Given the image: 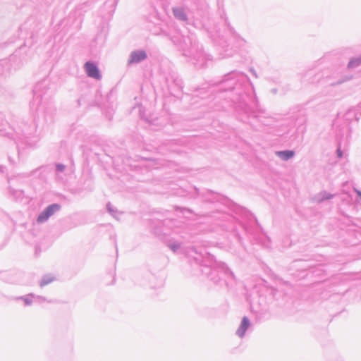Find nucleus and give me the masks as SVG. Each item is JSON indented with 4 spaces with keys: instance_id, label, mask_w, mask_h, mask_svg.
Here are the masks:
<instances>
[{
    "instance_id": "1",
    "label": "nucleus",
    "mask_w": 361,
    "mask_h": 361,
    "mask_svg": "<svg viewBox=\"0 0 361 361\" xmlns=\"http://www.w3.org/2000/svg\"><path fill=\"white\" fill-rule=\"evenodd\" d=\"M251 83L249 77L240 71H231L226 74L223 79L216 85L217 97L225 102L222 107L233 108L241 120L245 118H257L263 111L251 108L248 102L251 99Z\"/></svg>"
},
{
    "instance_id": "2",
    "label": "nucleus",
    "mask_w": 361,
    "mask_h": 361,
    "mask_svg": "<svg viewBox=\"0 0 361 361\" xmlns=\"http://www.w3.org/2000/svg\"><path fill=\"white\" fill-rule=\"evenodd\" d=\"M188 255L192 258L191 265L200 269L201 273L214 283H218L220 281L219 272L224 274L228 278L234 279L235 276L233 271L225 263L216 262L213 255L209 253L202 254L199 252L195 247L189 249Z\"/></svg>"
},
{
    "instance_id": "3",
    "label": "nucleus",
    "mask_w": 361,
    "mask_h": 361,
    "mask_svg": "<svg viewBox=\"0 0 361 361\" xmlns=\"http://www.w3.org/2000/svg\"><path fill=\"white\" fill-rule=\"evenodd\" d=\"M171 41L197 68L206 66L208 56L204 53L195 35H176L171 37Z\"/></svg>"
},
{
    "instance_id": "4",
    "label": "nucleus",
    "mask_w": 361,
    "mask_h": 361,
    "mask_svg": "<svg viewBox=\"0 0 361 361\" xmlns=\"http://www.w3.org/2000/svg\"><path fill=\"white\" fill-rule=\"evenodd\" d=\"M30 108L33 111L43 113L45 116L49 118L55 114L56 109L51 100L47 80H42L34 87L33 99L30 102Z\"/></svg>"
},
{
    "instance_id": "5",
    "label": "nucleus",
    "mask_w": 361,
    "mask_h": 361,
    "mask_svg": "<svg viewBox=\"0 0 361 361\" xmlns=\"http://www.w3.org/2000/svg\"><path fill=\"white\" fill-rule=\"evenodd\" d=\"M166 82L170 93L177 97L178 93L183 89V82L181 78L176 73H171L166 76Z\"/></svg>"
},
{
    "instance_id": "6",
    "label": "nucleus",
    "mask_w": 361,
    "mask_h": 361,
    "mask_svg": "<svg viewBox=\"0 0 361 361\" xmlns=\"http://www.w3.org/2000/svg\"><path fill=\"white\" fill-rule=\"evenodd\" d=\"M194 190H195V195H191L190 198L195 199L197 197H201L203 200V202L208 203L219 202L222 199V197L219 194L210 190L200 192V189L195 186L194 187Z\"/></svg>"
},
{
    "instance_id": "7",
    "label": "nucleus",
    "mask_w": 361,
    "mask_h": 361,
    "mask_svg": "<svg viewBox=\"0 0 361 361\" xmlns=\"http://www.w3.org/2000/svg\"><path fill=\"white\" fill-rule=\"evenodd\" d=\"M61 208V204L58 203L49 204L37 216V223L43 224L46 222L49 219V217L53 216L55 213L59 212Z\"/></svg>"
},
{
    "instance_id": "8",
    "label": "nucleus",
    "mask_w": 361,
    "mask_h": 361,
    "mask_svg": "<svg viewBox=\"0 0 361 361\" xmlns=\"http://www.w3.org/2000/svg\"><path fill=\"white\" fill-rule=\"evenodd\" d=\"M306 76L308 78L307 80L311 83H319L324 80L327 82L330 78V75L326 71L317 73H314L312 71H310L307 73Z\"/></svg>"
},
{
    "instance_id": "9",
    "label": "nucleus",
    "mask_w": 361,
    "mask_h": 361,
    "mask_svg": "<svg viewBox=\"0 0 361 361\" xmlns=\"http://www.w3.org/2000/svg\"><path fill=\"white\" fill-rule=\"evenodd\" d=\"M85 68L87 75L92 78L99 80L102 78L97 66L92 61H87L85 63Z\"/></svg>"
},
{
    "instance_id": "10",
    "label": "nucleus",
    "mask_w": 361,
    "mask_h": 361,
    "mask_svg": "<svg viewBox=\"0 0 361 361\" xmlns=\"http://www.w3.org/2000/svg\"><path fill=\"white\" fill-rule=\"evenodd\" d=\"M147 57V53L144 50H136L130 53L128 64L139 63L146 59Z\"/></svg>"
},
{
    "instance_id": "11",
    "label": "nucleus",
    "mask_w": 361,
    "mask_h": 361,
    "mask_svg": "<svg viewBox=\"0 0 361 361\" xmlns=\"http://www.w3.org/2000/svg\"><path fill=\"white\" fill-rule=\"evenodd\" d=\"M172 12L176 20L183 23H188V14L183 6H174L172 8Z\"/></svg>"
},
{
    "instance_id": "12",
    "label": "nucleus",
    "mask_w": 361,
    "mask_h": 361,
    "mask_svg": "<svg viewBox=\"0 0 361 361\" xmlns=\"http://www.w3.org/2000/svg\"><path fill=\"white\" fill-rule=\"evenodd\" d=\"M360 110V107L351 108L348 109L343 115V119L348 123L353 120L358 121L359 117L357 116V111Z\"/></svg>"
},
{
    "instance_id": "13",
    "label": "nucleus",
    "mask_w": 361,
    "mask_h": 361,
    "mask_svg": "<svg viewBox=\"0 0 361 361\" xmlns=\"http://www.w3.org/2000/svg\"><path fill=\"white\" fill-rule=\"evenodd\" d=\"M250 325V322L249 319L247 317H244L241 321L240 326L236 331V334L240 337L243 338L245 336V334L247 329L249 328Z\"/></svg>"
},
{
    "instance_id": "14",
    "label": "nucleus",
    "mask_w": 361,
    "mask_h": 361,
    "mask_svg": "<svg viewBox=\"0 0 361 361\" xmlns=\"http://www.w3.org/2000/svg\"><path fill=\"white\" fill-rule=\"evenodd\" d=\"M276 154L283 161H288L295 155V152L293 150H283L277 151Z\"/></svg>"
},
{
    "instance_id": "15",
    "label": "nucleus",
    "mask_w": 361,
    "mask_h": 361,
    "mask_svg": "<svg viewBox=\"0 0 361 361\" xmlns=\"http://www.w3.org/2000/svg\"><path fill=\"white\" fill-rule=\"evenodd\" d=\"M8 182L10 184L8 186L9 192L12 196H13L16 199H20L23 197V191L20 189H16L13 188L11 184V178H8Z\"/></svg>"
},
{
    "instance_id": "16",
    "label": "nucleus",
    "mask_w": 361,
    "mask_h": 361,
    "mask_svg": "<svg viewBox=\"0 0 361 361\" xmlns=\"http://www.w3.org/2000/svg\"><path fill=\"white\" fill-rule=\"evenodd\" d=\"M361 66V55L357 57L352 58L348 65L347 68L348 69L355 68Z\"/></svg>"
},
{
    "instance_id": "17",
    "label": "nucleus",
    "mask_w": 361,
    "mask_h": 361,
    "mask_svg": "<svg viewBox=\"0 0 361 361\" xmlns=\"http://www.w3.org/2000/svg\"><path fill=\"white\" fill-rule=\"evenodd\" d=\"M35 295L34 294H28L25 296H20L16 298V300H22L24 301L25 305H30L32 303V298H35Z\"/></svg>"
},
{
    "instance_id": "18",
    "label": "nucleus",
    "mask_w": 361,
    "mask_h": 361,
    "mask_svg": "<svg viewBox=\"0 0 361 361\" xmlns=\"http://www.w3.org/2000/svg\"><path fill=\"white\" fill-rule=\"evenodd\" d=\"M54 277L51 276V275H45L42 277V280L40 281L39 285L41 287H43L44 286H47L54 281Z\"/></svg>"
},
{
    "instance_id": "19",
    "label": "nucleus",
    "mask_w": 361,
    "mask_h": 361,
    "mask_svg": "<svg viewBox=\"0 0 361 361\" xmlns=\"http://www.w3.org/2000/svg\"><path fill=\"white\" fill-rule=\"evenodd\" d=\"M229 30L231 33V35H233V37L236 39L238 42H242L243 43H246V40L243 38L239 34H238L235 30H234L233 27H229Z\"/></svg>"
},
{
    "instance_id": "20",
    "label": "nucleus",
    "mask_w": 361,
    "mask_h": 361,
    "mask_svg": "<svg viewBox=\"0 0 361 361\" xmlns=\"http://www.w3.org/2000/svg\"><path fill=\"white\" fill-rule=\"evenodd\" d=\"M320 198L319 200V202H323L324 200H328L331 199L334 197V195L330 194L326 191L322 192L319 194Z\"/></svg>"
},
{
    "instance_id": "21",
    "label": "nucleus",
    "mask_w": 361,
    "mask_h": 361,
    "mask_svg": "<svg viewBox=\"0 0 361 361\" xmlns=\"http://www.w3.org/2000/svg\"><path fill=\"white\" fill-rule=\"evenodd\" d=\"M106 209L111 214V216L116 218V214L118 213V211L116 209H115L113 207V205L111 204V202H108L106 204Z\"/></svg>"
},
{
    "instance_id": "22",
    "label": "nucleus",
    "mask_w": 361,
    "mask_h": 361,
    "mask_svg": "<svg viewBox=\"0 0 361 361\" xmlns=\"http://www.w3.org/2000/svg\"><path fill=\"white\" fill-rule=\"evenodd\" d=\"M181 244L178 242H173L169 243V247L173 252H176L180 248Z\"/></svg>"
},
{
    "instance_id": "23",
    "label": "nucleus",
    "mask_w": 361,
    "mask_h": 361,
    "mask_svg": "<svg viewBox=\"0 0 361 361\" xmlns=\"http://www.w3.org/2000/svg\"><path fill=\"white\" fill-rule=\"evenodd\" d=\"M8 69V66L7 65V62L6 61H0V75L4 74L5 71Z\"/></svg>"
},
{
    "instance_id": "24",
    "label": "nucleus",
    "mask_w": 361,
    "mask_h": 361,
    "mask_svg": "<svg viewBox=\"0 0 361 361\" xmlns=\"http://www.w3.org/2000/svg\"><path fill=\"white\" fill-rule=\"evenodd\" d=\"M350 78H345V79H339L338 80H336V82H329V85L331 86H335V85H341L342 83H343L344 82L350 80Z\"/></svg>"
},
{
    "instance_id": "25",
    "label": "nucleus",
    "mask_w": 361,
    "mask_h": 361,
    "mask_svg": "<svg viewBox=\"0 0 361 361\" xmlns=\"http://www.w3.org/2000/svg\"><path fill=\"white\" fill-rule=\"evenodd\" d=\"M66 166L63 164H56V173H62L65 171Z\"/></svg>"
},
{
    "instance_id": "26",
    "label": "nucleus",
    "mask_w": 361,
    "mask_h": 361,
    "mask_svg": "<svg viewBox=\"0 0 361 361\" xmlns=\"http://www.w3.org/2000/svg\"><path fill=\"white\" fill-rule=\"evenodd\" d=\"M176 211H180L181 213H183L184 211H186L189 214H192L193 213L192 209H188V208H185V207H176Z\"/></svg>"
},
{
    "instance_id": "27",
    "label": "nucleus",
    "mask_w": 361,
    "mask_h": 361,
    "mask_svg": "<svg viewBox=\"0 0 361 361\" xmlns=\"http://www.w3.org/2000/svg\"><path fill=\"white\" fill-rule=\"evenodd\" d=\"M337 156H338L339 158H341V157H343V152H342V151H341V149L340 147H338V149H337Z\"/></svg>"
},
{
    "instance_id": "28",
    "label": "nucleus",
    "mask_w": 361,
    "mask_h": 361,
    "mask_svg": "<svg viewBox=\"0 0 361 361\" xmlns=\"http://www.w3.org/2000/svg\"><path fill=\"white\" fill-rule=\"evenodd\" d=\"M250 71L255 78H257V73L253 68H250Z\"/></svg>"
},
{
    "instance_id": "29",
    "label": "nucleus",
    "mask_w": 361,
    "mask_h": 361,
    "mask_svg": "<svg viewBox=\"0 0 361 361\" xmlns=\"http://www.w3.org/2000/svg\"><path fill=\"white\" fill-rule=\"evenodd\" d=\"M164 285V281L162 279H160L159 281V283L157 285V287H161Z\"/></svg>"
},
{
    "instance_id": "30",
    "label": "nucleus",
    "mask_w": 361,
    "mask_h": 361,
    "mask_svg": "<svg viewBox=\"0 0 361 361\" xmlns=\"http://www.w3.org/2000/svg\"><path fill=\"white\" fill-rule=\"evenodd\" d=\"M6 167L3 165L0 166V173H4Z\"/></svg>"
},
{
    "instance_id": "31",
    "label": "nucleus",
    "mask_w": 361,
    "mask_h": 361,
    "mask_svg": "<svg viewBox=\"0 0 361 361\" xmlns=\"http://www.w3.org/2000/svg\"><path fill=\"white\" fill-rule=\"evenodd\" d=\"M35 298H37L38 299H39L40 300H42V301H45L46 300V299L44 297H42V296H35Z\"/></svg>"
},
{
    "instance_id": "32",
    "label": "nucleus",
    "mask_w": 361,
    "mask_h": 361,
    "mask_svg": "<svg viewBox=\"0 0 361 361\" xmlns=\"http://www.w3.org/2000/svg\"><path fill=\"white\" fill-rule=\"evenodd\" d=\"M356 192H357V195L361 197V191L356 190Z\"/></svg>"
}]
</instances>
